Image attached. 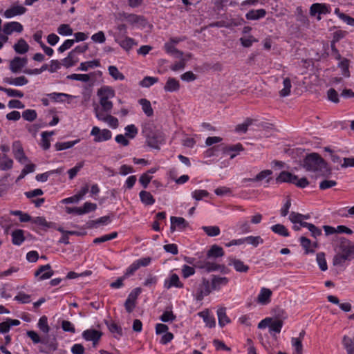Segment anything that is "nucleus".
I'll use <instances>...</instances> for the list:
<instances>
[{
	"label": "nucleus",
	"instance_id": "1",
	"mask_svg": "<svg viewBox=\"0 0 354 354\" xmlns=\"http://www.w3.org/2000/svg\"><path fill=\"white\" fill-rule=\"evenodd\" d=\"M304 167L308 171L315 173L318 176L324 175L328 172L326 163L317 153H313L306 157Z\"/></svg>",
	"mask_w": 354,
	"mask_h": 354
},
{
	"label": "nucleus",
	"instance_id": "2",
	"mask_svg": "<svg viewBox=\"0 0 354 354\" xmlns=\"http://www.w3.org/2000/svg\"><path fill=\"white\" fill-rule=\"evenodd\" d=\"M114 89L109 86H103L97 89V95L99 98L100 106L107 113H111L113 104L111 99L115 97Z\"/></svg>",
	"mask_w": 354,
	"mask_h": 354
},
{
	"label": "nucleus",
	"instance_id": "3",
	"mask_svg": "<svg viewBox=\"0 0 354 354\" xmlns=\"http://www.w3.org/2000/svg\"><path fill=\"white\" fill-rule=\"evenodd\" d=\"M276 180L277 183H290L300 188H304L309 185L306 178H299L297 176L285 171L280 173Z\"/></svg>",
	"mask_w": 354,
	"mask_h": 354
},
{
	"label": "nucleus",
	"instance_id": "4",
	"mask_svg": "<svg viewBox=\"0 0 354 354\" xmlns=\"http://www.w3.org/2000/svg\"><path fill=\"white\" fill-rule=\"evenodd\" d=\"M211 282L205 277H203L198 284L196 291V299L201 301L205 296L209 295L212 292Z\"/></svg>",
	"mask_w": 354,
	"mask_h": 354
},
{
	"label": "nucleus",
	"instance_id": "5",
	"mask_svg": "<svg viewBox=\"0 0 354 354\" xmlns=\"http://www.w3.org/2000/svg\"><path fill=\"white\" fill-rule=\"evenodd\" d=\"M91 136H94L95 142H101L111 139L112 133L107 129H100L97 127H93L91 131Z\"/></svg>",
	"mask_w": 354,
	"mask_h": 354
},
{
	"label": "nucleus",
	"instance_id": "6",
	"mask_svg": "<svg viewBox=\"0 0 354 354\" xmlns=\"http://www.w3.org/2000/svg\"><path fill=\"white\" fill-rule=\"evenodd\" d=\"M330 12V7L326 3H315L310 8V15L313 17L318 14L317 20H321L320 15H326Z\"/></svg>",
	"mask_w": 354,
	"mask_h": 354
},
{
	"label": "nucleus",
	"instance_id": "7",
	"mask_svg": "<svg viewBox=\"0 0 354 354\" xmlns=\"http://www.w3.org/2000/svg\"><path fill=\"white\" fill-rule=\"evenodd\" d=\"M122 17L124 19L127 20V21L132 25V26H140L142 28H145L147 24V21L146 19L142 16V15H138L136 14H128V13H123Z\"/></svg>",
	"mask_w": 354,
	"mask_h": 354
},
{
	"label": "nucleus",
	"instance_id": "8",
	"mask_svg": "<svg viewBox=\"0 0 354 354\" xmlns=\"http://www.w3.org/2000/svg\"><path fill=\"white\" fill-rule=\"evenodd\" d=\"M12 149L14 157L21 164H24L28 161L27 156L24 153V149L20 141H15L12 143Z\"/></svg>",
	"mask_w": 354,
	"mask_h": 354
},
{
	"label": "nucleus",
	"instance_id": "9",
	"mask_svg": "<svg viewBox=\"0 0 354 354\" xmlns=\"http://www.w3.org/2000/svg\"><path fill=\"white\" fill-rule=\"evenodd\" d=\"M114 41L127 52L131 50L133 46L138 44L134 39L127 36L120 37V35H114Z\"/></svg>",
	"mask_w": 354,
	"mask_h": 354
},
{
	"label": "nucleus",
	"instance_id": "10",
	"mask_svg": "<svg viewBox=\"0 0 354 354\" xmlns=\"http://www.w3.org/2000/svg\"><path fill=\"white\" fill-rule=\"evenodd\" d=\"M102 335V333L95 329H87L82 333V337L86 341H91L95 346Z\"/></svg>",
	"mask_w": 354,
	"mask_h": 354
},
{
	"label": "nucleus",
	"instance_id": "11",
	"mask_svg": "<svg viewBox=\"0 0 354 354\" xmlns=\"http://www.w3.org/2000/svg\"><path fill=\"white\" fill-rule=\"evenodd\" d=\"M28 59L26 57H15L10 62L9 68L14 73H19L26 66Z\"/></svg>",
	"mask_w": 354,
	"mask_h": 354
},
{
	"label": "nucleus",
	"instance_id": "12",
	"mask_svg": "<svg viewBox=\"0 0 354 354\" xmlns=\"http://www.w3.org/2000/svg\"><path fill=\"white\" fill-rule=\"evenodd\" d=\"M230 281L229 278L219 275H212L211 279V285L213 291H218L223 287L226 286Z\"/></svg>",
	"mask_w": 354,
	"mask_h": 354
},
{
	"label": "nucleus",
	"instance_id": "13",
	"mask_svg": "<svg viewBox=\"0 0 354 354\" xmlns=\"http://www.w3.org/2000/svg\"><path fill=\"white\" fill-rule=\"evenodd\" d=\"M23 26L17 21H11L4 24L3 26V32L6 35H10L13 32L20 33L23 31Z\"/></svg>",
	"mask_w": 354,
	"mask_h": 354
},
{
	"label": "nucleus",
	"instance_id": "14",
	"mask_svg": "<svg viewBox=\"0 0 354 354\" xmlns=\"http://www.w3.org/2000/svg\"><path fill=\"white\" fill-rule=\"evenodd\" d=\"M54 274L53 270L51 269V266L49 264L41 266L35 272V277H39V280H45L50 279Z\"/></svg>",
	"mask_w": 354,
	"mask_h": 354
},
{
	"label": "nucleus",
	"instance_id": "15",
	"mask_svg": "<svg viewBox=\"0 0 354 354\" xmlns=\"http://www.w3.org/2000/svg\"><path fill=\"white\" fill-rule=\"evenodd\" d=\"M339 253L349 260L354 259V245L348 241H343L339 245Z\"/></svg>",
	"mask_w": 354,
	"mask_h": 354
},
{
	"label": "nucleus",
	"instance_id": "16",
	"mask_svg": "<svg viewBox=\"0 0 354 354\" xmlns=\"http://www.w3.org/2000/svg\"><path fill=\"white\" fill-rule=\"evenodd\" d=\"M27 9L19 5L13 6L11 8L7 9L4 12V17L7 19L12 18L17 15H24L26 12Z\"/></svg>",
	"mask_w": 354,
	"mask_h": 354
},
{
	"label": "nucleus",
	"instance_id": "17",
	"mask_svg": "<svg viewBox=\"0 0 354 354\" xmlns=\"http://www.w3.org/2000/svg\"><path fill=\"white\" fill-rule=\"evenodd\" d=\"M272 291L267 288H262L257 297V302L262 305H266L270 302Z\"/></svg>",
	"mask_w": 354,
	"mask_h": 354
},
{
	"label": "nucleus",
	"instance_id": "18",
	"mask_svg": "<svg viewBox=\"0 0 354 354\" xmlns=\"http://www.w3.org/2000/svg\"><path fill=\"white\" fill-rule=\"evenodd\" d=\"M148 145L152 148L159 149L165 140L161 133L155 134L152 136H148L147 139Z\"/></svg>",
	"mask_w": 354,
	"mask_h": 354
},
{
	"label": "nucleus",
	"instance_id": "19",
	"mask_svg": "<svg viewBox=\"0 0 354 354\" xmlns=\"http://www.w3.org/2000/svg\"><path fill=\"white\" fill-rule=\"evenodd\" d=\"M164 286L167 289H170L172 287L182 288L183 283L180 282L178 276L176 274H172L169 279L165 281Z\"/></svg>",
	"mask_w": 354,
	"mask_h": 354
},
{
	"label": "nucleus",
	"instance_id": "20",
	"mask_svg": "<svg viewBox=\"0 0 354 354\" xmlns=\"http://www.w3.org/2000/svg\"><path fill=\"white\" fill-rule=\"evenodd\" d=\"M3 82L12 86H22L28 83V80L25 76H19L17 77H6Z\"/></svg>",
	"mask_w": 354,
	"mask_h": 354
},
{
	"label": "nucleus",
	"instance_id": "21",
	"mask_svg": "<svg viewBox=\"0 0 354 354\" xmlns=\"http://www.w3.org/2000/svg\"><path fill=\"white\" fill-rule=\"evenodd\" d=\"M266 15L265 9L250 10L245 15L248 20H259L263 18Z\"/></svg>",
	"mask_w": 354,
	"mask_h": 354
},
{
	"label": "nucleus",
	"instance_id": "22",
	"mask_svg": "<svg viewBox=\"0 0 354 354\" xmlns=\"http://www.w3.org/2000/svg\"><path fill=\"white\" fill-rule=\"evenodd\" d=\"M230 266H232L235 270L239 272H247L249 266L245 265L243 261L237 259H231L229 262Z\"/></svg>",
	"mask_w": 354,
	"mask_h": 354
},
{
	"label": "nucleus",
	"instance_id": "23",
	"mask_svg": "<svg viewBox=\"0 0 354 354\" xmlns=\"http://www.w3.org/2000/svg\"><path fill=\"white\" fill-rule=\"evenodd\" d=\"M171 230L174 232L176 227L185 228L187 225V223L185 218L182 217L171 216Z\"/></svg>",
	"mask_w": 354,
	"mask_h": 354
},
{
	"label": "nucleus",
	"instance_id": "24",
	"mask_svg": "<svg viewBox=\"0 0 354 354\" xmlns=\"http://www.w3.org/2000/svg\"><path fill=\"white\" fill-rule=\"evenodd\" d=\"M272 171L271 170L266 169V170L261 171L254 178L245 179V181L259 182V181H262L268 178L267 182H269V180L270 179V176L272 175Z\"/></svg>",
	"mask_w": 354,
	"mask_h": 354
},
{
	"label": "nucleus",
	"instance_id": "25",
	"mask_svg": "<svg viewBox=\"0 0 354 354\" xmlns=\"http://www.w3.org/2000/svg\"><path fill=\"white\" fill-rule=\"evenodd\" d=\"M32 223L41 227V228L44 230L48 228H53L55 225L54 223L48 222L43 216H37L33 218L32 219Z\"/></svg>",
	"mask_w": 354,
	"mask_h": 354
},
{
	"label": "nucleus",
	"instance_id": "26",
	"mask_svg": "<svg viewBox=\"0 0 354 354\" xmlns=\"http://www.w3.org/2000/svg\"><path fill=\"white\" fill-rule=\"evenodd\" d=\"M342 343L347 354H354V338L344 335L342 337Z\"/></svg>",
	"mask_w": 354,
	"mask_h": 354
},
{
	"label": "nucleus",
	"instance_id": "27",
	"mask_svg": "<svg viewBox=\"0 0 354 354\" xmlns=\"http://www.w3.org/2000/svg\"><path fill=\"white\" fill-rule=\"evenodd\" d=\"M179 82L174 77H169L164 86L165 91L167 92L176 91L179 89Z\"/></svg>",
	"mask_w": 354,
	"mask_h": 354
},
{
	"label": "nucleus",
	"instance_id": "28",
	"mask_svg": "<svg viewBox=\"0 0 354 354\" xmlns=\"http://www.w3.org/2000/svg\"><path fill=\"white\" fill-rule=\"evenodd\" d=\"M224 255V251L223 248L217 245H213L210 249L207 251V258H218L221 257Z\"/></svg>",
	"mask_w": 354,
	"mask_h": 354
},
{
	"label": "nucleus",
	"instance_id": "29",
	"mask_svg": "<svg viewBox=\"0 0 354 354\" xmlns=\"http://www.w3.org/2000/svg\"><path fill=\"white\" fill-rule=\"evenodd\" d=\"M217 316L218 319V324L221 327H223L230 322V319L227 316L225 308H218L217 310Z\"/></svg>",
	"mask_w": 354,
	"mask_h": 354
},
{
	"label": "nucleus",
	"instance_id": "30",
	"mask_svg": "<svg viewBox=\"0 0 354 354\" xmlns=\"http://www.w3.org/2000/svg\"><path fill=\"white\" fill-rule=\"evenodd\" d=\"M12 242L15 245H20L25 241L24 231L16 230L12 232Z\"/></svg>",
	"mask_w": 354,
	"mask_h": 354
},
{
	"label": "nucleus",
	"instance_id": "31",
	"mask_svg": "<svg viewBox=\"0 0 354 354\" xmlns=\"http://www.w3.org/2000/svg\"><path fill=\"white\" fill-rule=\"evenodd\" d=\"M13 48L17 53L25 54L28 51L29 46L24 39L21 38L17 43L14 45Z\"/></svg>",
	"mask_w": 354,
	"mask_h": 354
},
{
	"label": "nucleus",
	"instance_id": "32",
	"mask_svg": "<svg viewBox=\"0 0 354 354\" xmlns=\"http://www.w3.org/2000/svg\"><path fill=\"white\" fill-rule=\"evenodd\" d=\"M140 201L146 205H151L155 203V199L149 192L142 190L139 193Z\"/></svg>",
	"mask_w": 354,
	"mask_h": 354
},
{
	"label": "nucleus",
	"instance_id": "33",
	"mask_svg": "<svg viewBox=\"0 0 354 354\" xmlns=\"http://www.w3.org/2000/svg\"><path fill=\"white\" fill-rule=\"evenodd\" d=\"M100 66V63L99 60L94 59L91 61H88L85 62H82L80 66L77 68L78 71H87L90 68H94Z\"/></svg>",
	"mask_w": 354,
	"mask_h": 354
},
{
	"label": "nucleus",
	"instance_id": "34",
	"mask_svg": "<svg viewBox=\"0 0 354 354\" xmlns=\"http://www.w3.org/2000/svg\"><path fill=\"white\" fill-rule=\"evenodd\" d=\"M139 104L142 106V109L147 116L150 117L153 114V110L151 107V102L145 98L139 100Z\"/></svg>",
	"mask_w": 354,
	"mask_h": 354
},
{
	"label": "nucleus",
	"instance_id": "35",
	"mask_svg": "<svg viewBox=\"0 0 354 354\" xmlns=\"http://www.w3.org/2000/svg\"><path fill=\"white\" fill-rule=\"evenodd\" d=\"M243 150L241 144L238 143L232 146H230L225 149V152L230 155L231 159H233L236 155L241 151Z\"/></svg>",
	"mask_w": 354,
	"mask_h": 354
},
{
	"label": "nucleus",
	"instance_id": "36",
	"mask_svg": "<svg viewBox=\"0 0 354 354\" xmlns=\"http://www.w3.org/2000/svg\"><path fill=\"white\" fill-rule=\"evenodd\" d=\"M205 270L207 272H214L220 270L223 272V269L225 268L224 266H221L214 262L205 261Z\"/></svg>",
	"mask_w": 354,
	"mask_h": 354
},
{
	"label": "nucleus",
	"instance_id": "37",
	"mask_svg": "<svg viewBox=\"0 0 354 354\" xmlns=\"http://www.w3.org/2000/svg\"><path fill=\"white\" fill-rule=\"evenodd\" d=\"M271 230L275 234L287 237L289 236L288 229L282 224H276L271 227Z\"/></svg>",
	"mask_w": 354,
	"mask_h": 354
},
{
	"label": "nucleus",
	"instance_id": "38",
	"mask_svg": "<svg viewBox=\"0 0 354 354\" xmlns=\"http://www.w3.org/2000/svg\"><path fill=\"white\" fill-rule=\"evenodd\" d=\"M283 88L279 91L281 97H286L290 94L291 91V81L288 77L284 78L283 81Z\"/></svg>",
	"mask_w": 354,
	"mask_h": 354
},
{
	"label": "nucleus",
	"instance_id": "39",
	"mask_svg": "<svg viewBox=\"0 0 354 354\" xmlns=\"http://www.w3.org/2000/svg\"><path fill=\"white\" fill-rule=\"evenodd\" d=\"M54 135V131H44L41 133V147L44 150H47L50 147L49 137Z\"/></svg>",
	"mask_w": 354,
	"mask_h": 354
},
{
	"label": "nucleus",
	"instance_id": "40",
	"mask_svg": "<svg viewBox=\"0 0 354 354\" xmlns=\"http://www.w3.org/2000/svg\"><path fill=\"white\" fill-rule=\"evenodd\" d=\"M47 96L50 98L52 100L55 102H63L64 100V98H72L73 95L63 93H51L47 94Z\"/></svg>",
	"mask_w": 354,
	"mask_h": 354
},
{
	"label": "nucleus",
	"instance_id": "41",
	"mask_svg": "<svg viewBox=\"0 0 354 354\" xmlns=\"http://www.w3.org/2000/svg\"><path fill=\"white\" fill-rule=\"evenodd\" d=\"M335 14L346 24L354 26V18L341 12L339 8L335 10Z\"/></svg>",
	"mask_w": 354,
	"mask_h": 354
},
{
	"label": "nucleus",
	"instance_id": "42",
	"mask_svg": "<svg viewBox=\"0 0 354 354\" xmlns=\"http://www.w3.org/2000/svg\"><path fill=\"white\" fill-rule=\"evenodd\" d=\"M80 141L79 139L73 140V141H68L64 142H57L55 145V147L57 151H62L67 149H70L73 147L75 145L78 143Z\"/></svg>",
	"mask_w": 354,
	"mask_h": 354
},
{
	"label": "nucleus",
	"instance_id": "43",
	"mask_svg": "<svg viewBox=\"0 0 354 354\" xmlns=\"http://www.w3.org/2000/svg\"><path fill=\"white\" fill-rule=\"evenodd\" d=\"M202 230L209 236H216L220 234L221 230L218 226H203Z\"/></svg>",
	"mask_w": 354,
	"mask_h": 354
},
{
	"label": "nucleus",
	"instance_id": "44",
	"mask_svg": "<svg viewBox=\"0 0 354 354\" xmlns=\"http://www.w3.org/2000/svg\"><path fill=\"white\" fill-rule=\"evenodd\" d=\"M109 75L115 80H124V75L119 71L118 68L115 66H110L108 68Z\"/></svg>",
	"mask_w": 354,
	"mask_h": 354
},
{
	"label": "nucleus",
	"instance_id": "45",
	"mask_svg": "<svg viewBox=\"0 0 354 354\" xmlns=\"http://www.w3.org/2000/svg\"><path fill=\"white\" fill-rule=\"evenodd\" d=\"M13 160L8 158L6 155L3 156L0 162V170L6 171L12 168Z\"/></svg>",
	"mask_w": 354,
	"mask_h": 354
},
{
	"label": "nucleus",
	"instance_id": "46",
	"mask_svg": "<svg viewBox=\"0 0 354 354\" xmlns=\"http://www.w3.org/2000/svg\"><path fill=\"white\" fill-rule=\"evenodd\" d=\"M292 346L294 349V354H302V341L300 338L292 337L291 339Z\"/></svg>",
	"mask_w": 354,
	"mask_h": 354
},
{
	"label": "nucleus",
	"instance_id": "47",
	"mask_svg": "<svg viewBox=\"0 0 354 354\" xmlns=\"http://www.w3.org/2000/svg\"><path fill=\"white\" fill-rule=\"evenodd\" d=\"M67 78L72 80L88 82L91 80L90 74H71L67 76Z\"/></svg>",
	"mask_w": 354,
	"mask_h": 354
},
{
	"label": "nucleus",
	"instance_id": "48",
	"mask_svg": "<svg viewBox=\"0 0 354 354\" xmlns=\"http://www.w3.org/2000/svg\"><path fill=\"white\" fill-rule=\"evenodd\" d=\"M118 236V233L116 232H113L109 234L103 235L100 237H97L93 240V243L98 244L101 243H104L110 240H112Z\"/></svg>",
	"mask_w": 354,
	"mask_h": 354
},
{
	"label": "nucleus",
	"instance_id": "49",
	"mask_svg": "<svg viewBox=\"0 0 354 354\" xmlns=\"http://www.w3.org/2000/svg\"><path fill=\"white\" fill-rule=\"evenodd\" d=\"M244 239V243H247L248 244L252 245L254 247L258 246L259 244L263 243V240L261 239L260 236H249Z\"/></svg>",
	"mask_w": 354,
	"mask_h": 354
},
{
	"label": "nucleus",
	"instance_id": "50",
	"mask_svg": "<svg viewBox=\"0 0 354 354\" xmlns=\"http://www.w3.org/2000/svg\"><path fill=\"white\" fill-rule=\"evenodd\" d=\"M23 118L28 122H32L36 120L37 113L34 109H26L22 113Z\"/></svg>",
	"mask_w": 354,
	"mask_h": 354
},
{
	"label": "nucleus",
	"instance_id": "51",
	"mask_svg": "<svg viewBox=\"0 0 354 354\" xmlns=\"http://www.w3.org/2000/svg\"><path fill=\"white\" fill-rule=\"evenodd\" d=\"M124 130H125V135L124 136L127 138H131V139L134 138L136 136V135L138 134V130L137 127L134 124L127 125L124 128Z\"/></svg>",
	"mask_w": 354,
	"mask_h": 354
},
{
	"label": "nucleus",
	"instance_id": "52",
	"mask_svg": "<svg viewBox=\"0 0 354 354\" xmlns=\"http://www.w3.org/2000/svg\"><path fill=\"white\" fill-rule=\"evenodd\" d=\"M37 326L38 328L44 333H48L50 330V327L48 324V319L46 316L40 317Z\"/></svg>",
	"mask_w": 354,
	"mask_h": 354
},
{
	"label": "nucleus",
	"instance_id": "53",
	"mask_svg": "<svg viewBox=\"0 0 354 354\" xmlns=\"http://www.w3.org/2000/svg\"><path fill=\"white\" fill-rule=\"evenodd\" d=\"M317 262L321 270L326 271L328 269L327 263L324 252H319L317 254Z\"/></svg>",
	"mask_w": 354,
	"mask_h": 354
},
{
	"label": "nucleus",
	"instance_id": "54",
	"mask_svg": "<svg viewBox=\"0 0 354 354\" xmlns=\"http://www.w3.org/2000/svg\"><path fill=\"white\" fill-rule=\"evenodd\" d=\"M158 77L147 76L140 82V85L142 87L148 88L158 82Z\"/></svg>",
	"mask_w": 354,
	"mask_h": 354
},
{
	"label": "nucleus",
	"instance_id": "55",
	"mask_svg": "<svg viewBox=\"0 0 354 354\" xmlns=\"http://www.w3.org/2000/svg\"><path fill=\"white\" fill-rule=\"evenodd\" d=\"M300 243H301V246L306 250V254L313 253L315 252L314 249L310 248V247L312 246V243H311V241L310 239H308L304 236H301L300 238Z\"/></svg>",
	"mask_w": 354,
	"mask_h": 354
},
{
	"label": "nucleus",
	"instance_id": "56",
	"mask_svg": "<svg viewBox=\"0 0 354 354\" xmlns=\"http://www.w3.org/2000/svg\"><path fill=\"white\" fill-rule=\"evenodd\" d=\"M57 32L62 36H69L73 34V29L68 24H61L57 28Z\"/></svg>",
	"mask_w": 354,
	"mask_h": 354
},
{
	"label": "nucleus",
	"instance_id": "57",
	"mask_svg": "<svg viewBox=\"0 0 354 354\" xmlns=\"http://www.w3.org/2000/svg\"><path fill=\"white\" fill-rule=\"evenodd\" d=\"M94 112L95 114L96 118L101 121L104 122L106 120V117L109 116V113L106 111H104L102 107H99L98 106H96L94 108Z\"/></svg>",
	"mask_w": 354,
	"mask_h": 354
},
{
	"label": "nucleus",
	"instance_id": "58",
	"mask_svg": "<svg viewBox=\"0 0 354 354\" xmlns=\"http://www.w3.org/2000/svg\"><path fill=\"white\" fill-rule=\"evenodd\" d=\"M75 61L74 60L73 51H71L68 56L62 60L61 64L66 68H69L74 66Z\"/></svg>",
	"mask_w": 354,
	"mask_h": 354
},
{
	"label": "nucleus",
	"instance_id": "59",
	"mask_svg": "<svg viewBox=\"0 0 354 354\" xmlns=\"http://www.w3.org/2000/svg\"><path fill=\"white\" fill-rule=\"evenodd\" d=\"M181 272L182 276L185 279H187L195 274V268L194 267L185 264L182 266Z\"/></svg>",
	"mask_w": 354,
	"mask_h": 354
},
{
	"label": "nucleus",
	"instance_id": "60",
	"mask_svg": "<svg viewBox=\"0 0 354 354\" xmlns=\"http://www.w3.org/2000/svg\"><path fill=\"white\" fill-rule=\"evenodd\" d=\"M199 315L203 317L204 322L206 323V325L209 327L212 328L215 326V319L213 317L209 316L207 313L205 312H201L199 313Z\"/></svg>",
	"mask_w": 354,
	"mask_h": 354
},
{
	"label": "nucleus",
	"instance_id": "61",
	"mask_svg": "<svg viewBox=\"0 0 354 354\" xmlns=\"http://www.w3.org/2000/svg\"><path fill=\"white\" fill-rule=\"evenodd\" d=\"M346 261L349 259L339 252L334 256L333 263L335 266H342Z\"/></svg>",
	"mask_w": 354,
	"mask_h": 354
},
{
	"label": "nucleus",
	"instance_id": "62",
	"mask_svg": "<svg viewBox=\"0 0 354 354\" xmlns=\"http://www.w3.org/2000/svg\"><path fill=\"white\" fill-rule=\"evenodd\" d=\"M283 326V321L282 320H274L272 321L270 324V332H274L276 333H279L281 332V328Z\"/></svg>",
	"mask_w": 354,
	"mask_h": 354
},
{
	"label": "nucleus",
	"instance_id": "63",
	"mask_svg": "<svg viewBox=\"0 0 354 354\" xmlns=\"http://www.w3.org/2000/svg\"><path fill=\"white\" fill-rule=\"evenodd\" d=\"M209 192L204 189H197V190L194 191L192 193V197L196 201H201L203 198L209 196Z\"/></svg>",
	"mask_w": 354,
	"mask_h": 354
},
{
	"label": "nucleus",
	"instance_id": "64",
	"mask_svg": "<svg viewBox=\"0 0 354 354\" xmlns=\"http://www.w3.org/2000/svg\"><path fill=\"white\" fill-rule=\"evenodd\" d=\"M15 300L21 304H28L30 302V295L23 292H19L18 295L15 296Z\"/></svg>",
	"mask_w": 354,
	"mask_h": 354
}]
</instances>
